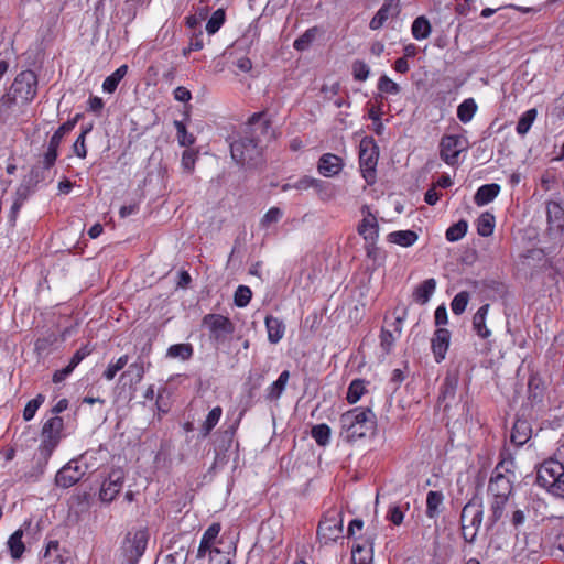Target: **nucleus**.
<instances>
[{
	"instance_id": "1",
	"label": "nucleus",
	"mask_w": 564,
	"mask_h": 564,
	"mask_svg": "<svg viewBox=\"0 0 564 564\" xmlns=\"http://www.w3.org/2000/svg\"><path fill=\"white\" fill-rule=\"evenodd\" d=\"M271 120L265 111L253 113L246 124L243 135L230 143L232 160L241 165L257 167L263 162V139L268 137Z\"/></svg>"
},
{
	"instance_id": "2",
	"label": "nucleus",
	"mask_w": 564,
	"mask_h": 564,
	"mask_svg": "<svg viewBox=\"0 0 564 564\" xmlns=\"http://www.w3.org/2000/svg\"><path fill=\"white\" fill-rule=\"evenodd\" d=\"M340 425L344 438L348 442H355L373 434L377 419L370 408H355L340 416Z\"/></svg>"
},
{
	"instance_id": "3",
	"label": "nucleus",
	"mask_w": 564,
	"mask_h": 564,
	"mask_svg": "<svg viewBox=\"0 0 564 564\" xmlns=\"http://www.w3.org/2000/svg\"><path fill=\"white\" fill-rule=\"evenodd\" d=\"M64 420L61 416L48 419L41 430V443L37 448V464L47 465L53 452L63 438Z\"/></svg>"
},
{
	"instance_id": "4",
	"label": "nucleus",
	"mask_w": 564,
	"mask_h": 564,
	"mask_svg": "<svg viewBox=\"0 0 564 564\" xmlns=\"http://www.w3.org/2000/svg\"><path fill=\"white\" fill-rule=\"evenodd\" d=\"M536 484L557 498L564 499V466L556 459L544 460L536 470Z\"/></svg>"
},
{
	"instance_id": "5",
	"label": "nucleus",
	"mask_w": 564,
	"mask_h": 564,
	"mask_svg": "<svg viewBox=\"0 0 564 564\" xmlns=\"http://www.w3.org/2000/svg\"><path fill=\"white\" fill-rule=\"evenodd\" d=\"M37 84V75L33 70H22L15 76L8 91L20 101L21 106H26L36 97Z\"/></svg>"
},
{
	"instance_id": "6",
	"label": "nucleus",
	"mask_w": 564,
	"mask_h": 564,
	"mask_svg": "<svg viewBox=\"0 0 564 564\" xmlns=\"http://www.w3.org/2000/svg\"><path fill=\"white\" fill-rule=\"evenodd\" d=\"M379 158V149L372 138H364L359 145V165L367 184L376 181V167Z\"/></svg>"
},
{
	"instance_id": "7",
	"label": "nucleus",
	"mask_w": 564,
	"mask_h": 564,
	"mask_svg": "<svg viewBox=\"0 0 564 564\" xmlns=\"http://www.w3.org/2000/svg\"><path fill=\"white\" fill-rule=\"evenodd\" d=\"M343 533V514L338 510H329L321 520L317 538L324 544L337 541Z\"/></svg>"
},
{
	"instance_id": "8",
	"label": "nucleus",
	"mask_w": 564,
	"mask_h": 564,
	"mask_svg": "<svg viewBox=\"0 0 564 564\" xmlns=\"http://www.w3.org/2000/svg\"><path fill=\"white\" fill-rule=\"evenodd\" d=\"M51 169L46 167L41 162L30 170L23 178L15 192V199L24 203L31 193L34 192L39 183L45 181L48 177Z\"/></svg>"
},
{
	"instance_id": "9",
	"label": "nucleus",
	"mask_w": 564,
	"mask_h": 564,
	"mask_svg": "<svg viewBox=\"0 0 564 564\" xmlns=\"http://www.w3.org/2000/svg\"><path fill=\"white\" fill-rule=\"evenodd\" d=\"M76 123L77 117L72 120H67L61 127H58V129L53 133V135L50 139L47 149L43 154V159L41 161L42 164L50 169H52L55 165V162L58 156V148L61 145L63 138L75 128Z\"/></svg>"
},
{
	"instance_id": "10",
	"label": "nucleus",
	"mask_w": 564,
	"mask_h": 564,
	"mask_svg": "<svg viewBox=\"0 0 564 564\" xmlns=\"http://www.w3.org/2000/svg\"><path fill=\"white\" fill-rule=\"evenodd\" d=\"M124 478L123 469H111L108 477L101 484L99 499L106 503L113 501L123 487Z\"/></svg>"
},
{
	"instance_id": "11",
	"label": "nucleus",
	"mask_w": 564,
	"mask_h": 564,
	"mask_svg": "<svg viewBox=\"0 0 564 564\" xmlns=\"http://www.w3.org/2000/svg\"><path fill=\"white\" fill-rule=\"evenodd\" d=\"M203 324L208 327L210 339L221 343L226 336L234 332L231 321L220 314H207L203 318Z\"/></svg>"
},
{
	"instance_id": "12",
	"label": "nucleus",
	"mask_w": 564,
	"mask_h": 564,
	"mask_svg": "<svg viewBox=\"0 0 564 564\" xmlns=\"http://www.w3.org/2000/svg\"><path fill=\"white\" fill-rule=\"evenodd\" d=\"M464 149V140L460 135H445L440 143L441 159L448 165H455Z\"/></svg>"
},
{
	"instance_id": "13",
	"label": "nucleus",
	"mask_w": 564,
	"mask_h": 564,
	"mask_svg": "<svg viewBox=\"0 0 564 564\" xmlns=\"http://www.w3.org/2000/svg\"><path fill=\"white\" fill-rule=\"evenodd\" d=\"M482 503L478 498L470 499L463 508L460 513V523L467 524L468 528L479 530L482 522Z\"/></svg>"
},
{
	"instance_id": "14",
	"label": "nucleus",
	"mask_w": 564,
	"mask_h": 564,
	"mask_svg": "<svg viewBox=\"0 0 564 564\" xmlns=\"http://www.w3.org/2000/svg\"><path fill=\"white\" fill-rule=\"evenodd\" d=\"M362 219L357 227V231L365 241H377L379 237V224L376 216L371 213L368 205L361 207Z\"/></svg>"
},
{
	"instance_id": "15",
	"label": "nucleus",
	"mask_w": 564,
	"mask_h": 564,
	"mask_svg": "<svg viewBox=\"0 0 564 564\" xmlns=\"http://www.w3.org/2000/svg\"><path fill=\"white\" fill-rule=\"evenodd\" d=\"M221 530L220 523H213L204 532L200 544L198 547V557L205 556L206 552H209L210 561H215L216 556L221 555V552L217 547H213L219 532Z\"/></svg>"
},
{
	"instance_id": "16",
	"label": "nucleus",
	"mask_w": 564,
	"mask_h": 564,
	"mask_svg": "<svg viewBox=\"0 0 564 564\" xmlns=\"http://www.w3.org/2000/svg\"><path fill=\"white\" fill-rule=\"evenodd\" d=\"M147 543L148 535L145 531H137L132 539L126 541L123 549L130 564H137L145 551Z\"/></svg>"
},
{
	"instance_id": "17",
	"label": "nucleus",
	"mask_w": 564,
	"mask_h": 564,
	"mask_svg": "<svg viewBox=\"0 0 564 564\" xmlns=\"http://www.w3.org/2000/svg\"><path fill=\"white\" fill-rule=\"evenodd\" d=\"M513 480L508 475L492 473L488 484V494L491 497L509 498L513 490Z\"/></svg>"
},
{
	"instance_id": "18",
	"label": "nucleus",
	"mask_w": 564,
	"mask_h": 564,
	"mask_svg": "<svg viewBox=\"0 0 564 564\" xmlns=\"http://www.w3.org/2000/svg\"><path fill=\"white\" fill-rule=\"evenodd\" d=\"M351 564L373 563V538L367 536L362 543L356 542L351 546Z\"/></svg>"
},
{
	"instance_id": "19",
	"label": "nucleus",
	"mask_w": 564,
	"mask_h": 564,
	"mask_svg": "<svg viewBox=\"0 0 564 564\" xmlns=\"http://www.w3.org/2000/svg\"><path fill=\"white\" fill-rule=\"evenodd\" d=\"M83 478V471L80 468L75 465V463H70V460L62 467L56 476L55 482L58 487L69 488L77 484Z\"/></svg>"
},
{
	"instance_id": "20",
	"label": "nucleus",
	"mask_w": 564,
	"mask_h": 564,
	"mask_svg": "<svg viewBox=\"0 0 564 564\" xmlns=\"http://www.w3.org/2000/svg\"><path fill=\"white\" fill-rule=\"evenodd\" d=\"M451 333L446 328H437L431 340V348L437 364L445 359L449 347Z\"/></svg>"
},
{
	"instance_id": "21",
	"label": "nucleus",
	"mask_w": 564,
	"mask_h": 564,
	"mask_svg": "<svg viewBox=\"0 0 564 564\" xmlns=\"http://www.w3.org/2000/svg\"><path fill=\"white\" fill-rule=\"evenodd\" d=\"M400 0H384L381 8L377 11L369 23L371 30L380 29L390 18L398 15L400 12Z\"/></svg>"
},
{
	"instance_id": "22",
	"label": "nucleus",
	"mask_w": 564,
	"mask_h": 564,
	"mask_svg": "<svg viewBox=\"0 0 564 564\" xmlns=\"http://www.w3.org/2000/svg\"><path fill=\"white\" fill-rule=\"evenodd\" d=\"M343 160L339 156L325 153L318 160L317 170L323 176L332 177L343 170Z\"/></svg>"
},
{
	"instance_id": "23",
	"label": "nucleus",
	"mask_w": 564,
	"mask_h": 564,
	"mask_svg": "<svg viewBox=\"0 0 564 564\" xmlns=\"http://www.w3.org/2000/svg\"><path fill=\"white\" fill-rule=\"evenodd\" d=\"M21 107L20 101L7 91L0 98V123H8L12 118L17 117V111Z\"/></svg>"
},
{
	"instance_id": "24",
	"label": "nucleus",
	"mask_w": 564,
	"mask_h": 564,
	"mask_svg": "<svg viewBox=\"0 0 564 564\" xmlns=\"http://www.w3.org/2000/svg\"><path fill=\"white\" fill-rule=\"evenodd\" d=\"M531 424L527 420L517 419L511 430L510 441L519 447L531 438Z\"/></svg>"
},
{
	"instance_id": "25",
	"label": "nucleus",
	"mask_w": 564,
	"mask_h": 564,
	"mask_svg": "<svg viewBox=\"0 0 564 564\" xmlns=\"http://www.w3.org/2000/svg\"><path fill=\"white\" fill-rule=\"evenodd\" d=\"M489 304L481 305L473 316V329L482 339L491 336V330L486 325Z\"/></svg>"
},
{
	"instance_id": "26",
	"label": "nucleus",
	"mask_w": 564,
	"mask_h": 564,
	"mask_svg": "<svg viewBox=\"0 0 564 564\" xmlns=\"http://www.w3.org/2000/svg\"><path fill=\"white\" fill-rule=\"evenodd\" d=\"M546 218L551 228L562 230L564 227V208L557 202L546 203Z\"/></svg>"
},
{
	"instance_id": "27",
	"label": "nucleus",
	"mask_w": 564,
	"mask_h": 564,
	"mask_svg": "<svg viewBox=\"0 0 564 564\" xmlns=\"http://www.w3.org/2000/svg\"><path fill=\"white\" fill-rule=\"evenodd\" d=\"M145 372L144 360L142 357H138L137 360L129 365L128 369L120 376L121 380H126L132 384H138L143 379Z\"/></svg>"
},
{
	"instance_id": "28",
	"label": "nucleus",
	"mask_w": 564,
	"mask_h": 564,
	"mask_svg": "<svg viewBox=\"0 0 564 564\" xmlns=\"http://www.w3.org/2000/svg\"><path fill=\"white\" fill-rule=\"evenodd\" d=\"M268 332V340L271 344H278L284 336L285 325L283 321L272 315H268L264 319Z\"/></svg>"
},
{
	"instance_id": "29",
	"label": "nucleus",
	"mask_w": 564,
	"mask_h": 564,
	"mask_svg": "<svg viewBox=\"0 0 564 564\" xmlns=\"http://www.w3.org/2000/svg\"><path fill=\"white\" fill-rule=\"evenodd\" d=\"M443 503L444 495L442 491H429L426 495V517L429 519H436L442 512Z\"/></svg>"
},
{
	"instance_id": "30",
	"label": "nucleus",
	"mask_w": 564,
	"mask_h": 564,
	"mask_svg": "<svg viewBox=\"0 0 564 564\" xmlns=\"http://www.w3.org/2000/svg\"><path fill=\"white\" fill-rule=\"evenodd\" d=\"M500 186L496 183L480 186L475 196L474 202L477 206H484L492 202L499 194Z\"/></svg>"
},
{
	"instance_id": "31",
	"label": "nucleus",
	"mask_w": 564,
	"mask_h": 564,
	"mask_svg": "<svg viewBox=\"0 0 564 564\" xmlns=\"http://www.w3.org/2000/svg\"><path fill=\"white\" fill-rule=\"evenodd\" d=\"M289 379H290V371L283 370L280 373L279 378L267 388L265 399L271 402L278 401L280 399V397L282 395L283 391L285 390Z\"/></svg>"
},
{
	"instance_id": "32",
	"label": "nucleus",
	"mask_w": 564,
	"mask_h": 564,
	"mask_svg": "<svg viewBox=\"0 0 564 564\" xmlns=\"http://www.w3.org/2000/svg\"><path fill=\"white\" fill-rule=\"evenodd\" d=\"M435 289H436L435 279H433V278L426 279L425 281H423L415 288V290L413 292L414 301L421 305L426 304L430 301L433 293L435 292Z\"/></svg>"
},
{
	"instance_id": "33",
	"label": "nucleus",
	"mask_w": 564,
	"mask_h": 564,
	"mask_svg": "<svg viewBox=\"0 0 564 564\" xmlns=\"http://www.w3.org/2000/svg\"><path fill=\"white\" fill-rule=\"evenodd\" d=\"M417 234L413 230H398L388 235V241L401 247H411L417 240Z\"/></svg>"
},
{
	"instance_id": "34",
	"label": "nucleus",
	"mask_w": 564,
	"mask_h": 564,
	"mask_svg": "<svg viewBox=\"0 0 564 564\" xmlns=\"http://www.w3.org/2000/svg\"><path fill=\"white\" fill-rule=\"evenodd\" d=\"M500 460L496 465L492 473L508 475L511 479H516V462L511 454L502 452Z\"/></svg>"
},
{
	"instance_id": "35",
	"label": "nucleus",
	"mask_w": 564,
	"mask_h": 564,
	"mask_svg": "<svg viewBox=\"0 0 564 564\" xmlns=\"http://www.w3.org/2000/svg\"><path fill=\"white\" fill-rule=\"evenodd\" d=\"M490 512L488 518V528H492L502 517L506 505L509 498L503 497H491Z\"/></svg>"
},
{
	"instance_id": "36",
	"label": "nucleus",
	"mask_w": 564,
	"mask_h": 564,
	"mask_svg": "<svg viewBox=\"0 0 564 564\" xmlns=\"http://www.w3.org/2000/svg\"><path fill=\"white\" fill-rule=\"evenodd\" d=\"M194 355V348L188 343L174 344L167 348L166 356L178 358L183 361L189 360Z\"/></svg>"
},
{
	"instance_id": "37",
	"label": "nucleus",
	"mask_w": 564,
	"mask_h": 564,
	"mask_svg": "<svg viewBox=\"0 0 564 564\" xmlns=\"http://www.w3.org/2000/svg\"><path fill=\"white\" fill-rule=\"evenodd\" d=\"M127 72L128 66L121 65L111 75L106 77V79L102 83V89L109 94L115 93L121 79L127 75Z\"/></svg>"
},
{
	"instance_id": "38",
	"label": "nucleus",
	"mask_w": 564,
	"mask_h": 564,
	"mask_svg": "<svg viewBox=\"0 0 564 564\" xmlns=\"http://www.w3.org/2000/svg\"><path fill=\"white\" fill-rule=\"evenodd\" d=\"M44 564H63L64 558L61 553V547L58 541H50L46 545L45 552L43 554Z\"/></svg>"
},
{
	"instance_id": "39",
	"label": "nucleus",
	"mask_w": 564,
	"mask_h": 564,
	"mask_svg": "<svg viewBox=\"0 0 564 564\" xmlns=\"http://www.w3.org/2000/svg\"><path fill=\"white\" fill-rule=\"evenodd\" d=\"M411 31L415 40H424L431 34V24L424 15H421L413 21Z\"/></svg>"
},
{
	"instance_id": "40",
	"label": "nucleus",
	"mask_w": 564,
	"mask_h": 564,
	"mask_svg": "<svg viewBox=\"0 0 564 564\" xmlns=\"http://www.w3.org/2000/svg\"><path fill=\"white\" fill-rule=\"evenodd\" d=\"M221 414H223V409L219 405L215 406L214 409L210 410L206 420L203 422V424L200 426L202 437H206L210 434L213 429L218 424V422L221 417Z\"/></svg>"
},
{
	"instance_id": "41",
	"label": "nucleus",
	"mask_w": 564,
	"mask_h": 564,
	"mask_svg": "<svg viewBox=\"0 0 564 564\" xmlns=\"http://www.w3.org/2000/svg\"><path fill=\"white\" fill-rule=\"evenodd\" d=\"M477 104L473 98L465 99L457 108V118L463 122H469L477 111Z\"/></svg>"
},
{
	"instance_id": "42",
	"label": "nucleus",
	"mask_w": 564,
	"mask_h": 564,
	"mask_svg": "<svg viewBox=\"0 0 564 564\" xmlns=\"http://www.w3.org/2000/svg\"><path fill=\"white\" fill-rule=\"evenodd\" d=\"M22 538L23 531L19 529L8 540L7 544L13 558H20L25 550Z\"/></svg>"
},
{
	"instance_id": "43",
	"label": "nucleus",
	"mask_w": 564,
	"mask_h": 564,
	"mask_svg": "<svg viewBox=\"0 0 564 564\" xmlns=\"http://www.w3.org/2000/svg\"><path fill=\"white\" fill-rule=\"evenodd\" d=\"M495 216L488 212L482 213L477 219V232L481 237H489L494 232Z\"/></svg>"
},
{
	"instance_id": "44",
	"label": "nucleus",
	"mask_w": 564,
	"mask_h": 564,
	"mask_svg": "<svg viewBox=\"0 0 564 564\" xmlns=\"http://www.w3.org/2000/svg\"><path fill=\"white\" fill-rule=\"evenodd\" d=\"M318 33L319 29L317 26L307 29L301 36H299L294 41L293 47L300 52L307 50L310 45L313 43V41L316 39Z\"/></svg>"
},
{
	"instance_id": "45",
	"label": "nucleus",
	"mask_w": 564,
	"mask_h": 564,
	"mask_svg": "<svg viewBox=\"0 0 564 564\" xmlns=\"http://www.w3.org/2000/svg\"><path fill=\"white\" fill-rule=\"evenodd\" d=\"M538 111L536 109L532 108L527 110L521 115V117L518 120L516 131L520 135H525L529 130L531 129V126L533 124L535 118H536Z\"/></svg>"
},
{
	"instance_id": "46",
	"label": "nucleus",
	"mask_w": 564,
	"mask_h": 564,
	"mask_svg": "<svg viewBox=\"0 0 564 564\" xmlns=\"http://www.w3.org/2000/svg\"><path fill=\"white\" fill-rule=\"evenodd\" d=\"M238 424L239 420L234 425L219 433L217 438V448L219 452H226L231 447Z\"/></svg>"
},
{
	"instance_id": "47",
	"label": "nucleus",
	"mask_w": 564,
	"mask_h": 564,
	"mask_svg": "<svg viewBox=\"0 0 564 564\" xmlns=\"http://www.w3.org/2000/svg\"><path fill=\"white\" fill-rule=\"evenodd\" d=\"M366 392L365 380L355 379L350 382L346 395L348 403L354 404L360 400Z\"/></svg>"
},
{
	"instance_id": "48",
	"label": "nucleus",
	"mask_w": 564,
	"mask_h": 564,
	"mask_svg": "<svg viewBox=\"0 0 564 564\" xmlns=\"http://www.w3.org/2000/svg\"><path fill=\"white\" fill-rule=\"evenodd\" d=\"M312 437L319 446H326L330 438V427L327 424H317L312 427Z\"/></svg>"
},
{
	"instance_id": "49",
	"label": "nucleus",
	"mask_w": 564,
	"mask_h": 564,
	"mask_svg": "<svg viewBox=\"0 0 564 564\" xmlns=\"http://www.w3.org/2000/svg\"><path fill=\"white\" fill-rule=\"evenodd\" d=\"M468 224L466 220L460 219L456 224L452 225L445 234V237L448 241H458L460 240L467 232Z\"/></svg>"
},
{
	"instance_id": "50",
	"label": "nucleus",
	"mask_w": 564,
	"mask_h": 564,
	"mask_svg": "<svg viewBox=\"0 0 564 564\" xmlns=\"http://www.w3.org/2000/svg\"><path fill=\"white\" fill-rule=\"evenodd\" d=\"M174 126L176 129L177 141L181 147H191L195 143V137L189 133L182 121L175 120Z\"/></svg>"
},
{
	"instance_id": "51",
	"label": "nucleus",
	"mask_w": 564,
	"mask_h": 564,
	"mask_svg": "<svg viewBox=\"0 0 564 564\" xmlns=\"http://www.w3.org/2000/svg\"><path fill=\"white\" fill-rule=\"evenodd\" d=\"M225 18H226V14L223 9L216 10L212 14L209 20L207 21V24H206L207 33L210 35L215 34L221 28V25L225 23Z\"/></svg>"
},
{
	"instance_id": "52",
	"label": "nucleus",
	"mask_w": 564,
	"mask_h": 564,
	"mask_svg": "<svg viewBox=\"0 0 564 564\" xmlns=\"http://www.w3.org/2000/svg\"><path fill=\"white\" fill-rule=\"evenodd\" d=\"M469 301V293L462 291L457 293L451 303V308L455 315H460L465 312Z\"/></svg>"
},
{
	"instance_id": "53",
	"label": "nucleus",
	"mask_w": 564,
	"mask_h": 564,
	"mask_svg": "<svg viewBox=\"0 0 564 564\" xmlns=\"http://www.w3.org/2000/svg\"><path fill=\"white\" fill-rule=\"evenodd\" d=\"M44 401L45 397L41 393H39L34 399L30 400L23 410L24 421H31Z\"/></svg>"
},
{
	"instance_id": "54",
	"label": "nucleus",
	"mask_w": 564,
	"mask_h": 564,
	"mask_svg": "<svg viewBox=\"0 0 564 564\" xmlns=\"http://www.w3.org/2000/svg\"><path fill=\"white\" fill-rule=\"evenodd\" d=\"M378 89L383 94L398 95L401 87L387 75H382L378 82Z\"/></svg>"
},
{
	"instance_id": "55",
	"label": "nucleus",
	"mask_w": 564,
	"mask_h": 564,
	"mask_svg": "<svg viewBox=\"0 0 564 564\" xmlns=\"http://www.w3.org/2000/svg\"><path fill=\"white\" fill-rule=\"evenodd\" d=\"M252 292L249 286L239 285L235 292L234 302L238 307H245L249 304Z\"/></svg>"
},
{
	"instance_id": "56",
	"label": "nucleus",
	"mask_w": 564,
	"mask_h": 564,
	"mask_svg": "<svg viewBox=\"0 0 564 564\" xmlns=\"http://www.w3.org/2000/svg\"><path fill=\"white\" fill-rule=\"evenodd\" d=\"M351 68L355 80L365 82L369 77L370 68L364 61L356 59Z\"/></svg>"
},
{
	"instance_id": "57",
	"label": "nucleus",
	"mask_w": 564,
	"mask_h": 564,
	"mask_svg": "<svg viewBox=\"0 0 564 564\" xmlns=\"http://www.w3.org/2000/svg\"><path fill=\"white\" fill-rule=\"evenodd\" d=\"M321 199H330L334 195L333 185L328 182L316 178V184L313 185Z\"/></svg>"
},
{
	"instance_id": "58",
	"label": "nucleus",
	"mask_w": 564,
	"mask_h": 564,
	"mask_svg": "<svg viewBox=\"0 0 564 564\" xmlns=\"http://www.w3.org/2000/svg\"><path fill=\"white\" fill-rule=\"evenodd\" d=\"M457 388V379L447 376L441 388V397L445 400L447 398H454Z\"/></svg>"
},
{
	"instance_id": "59",
	"label": "nucleus",
	"mask_w": 564,
	"mask_h": 564,
	"mask_svg": "<svg viewBox=\"0 0 564 564\" xmlns=\"http://www.w3.org/2000/svg\"><path fill=\"white\" fill-rule=\"evenodd\" d=\"M89 132V129H85L82 131V133L78 135V138L75 140L73 149L75 154L84 159L87 155V149H86V134Z\"/></svg>"
},
{
	"instance_id": "60",
	"label": "nucleus",
	"mask_w": 564,
	"mask_h": 564,
	"mask_svg": "<svg viewBox=\"0 0 564 564\" xmlns=\"http://www.w3.org/2000/svg\"><path fill=\"white\" fill-rule=\"evenodd\" d=\"M283 216V212L279 207H271L262 217L261 226L269 227L271 224L278 223Z\"/></svg>"
},
{
	"instance_id": "61",
	"label": "nucleus",
	"mask_w": 564,
	"mask_h": 564,
	"mask_svg": "<svg viewBox=\"0 0 564 564\" xmlns=\"http://www.w3.org/2000/svg\"><path fill=\"white\" fill-rule=\"evenodd\" d=\"M91 457H93V454H89V452H86V453L82 454L78 458H74L70 460V463H75V465H77L80 468V470L83 471V477L87 473H94L95 470H97V466H91V465L87 466L86 460H88Z\"/></svg>"
},
{
	"instance_id": "62",
	"label": "nucleus",
	"mask_w": 564,
	"mask_h": 564,
	"mask_svg": "<svg viewBox=\"0 0 564 564\" xmlns=\"http://www.w3.org/2000/svg\"><path fill=\"white\" fill-rule=\"evenodd\" d=\"M196 159H197V152H195L192 149L185 150L182 154L183 169L188 173L193 172Z\"/></svg>"
},
{
	"instance_id": "63",
	"label": "nucleus",
	"mask_w": 564,
	"mask_h": 564,
	"mask_svg": "<svg viewBox=\"0 0 564 564\" xmlns=\"http://www.w3.org/2000/svg\"><path fill=\"white\" fill-rule=\"evenodd\" d=\"M394 344V337L388 329H382L380 334V345L382 349L388 354L391 351Z\"/></svg>"
},
{
	"instance_id": "64",
	"label": "nucleus",
	"mask_w": 564,
	"mask_h": 564,
	"mask_svg": "<svg viewBox=\"0 0 564 564\" xmlns=\"http://www.w3.org/2000/svg\"><path fill=\"white\" fill-rule=\"evenodd\" d=\"M387 518L395 525H400L403 522L404 513L398 506L390 507Z\"/></svg>"
}]
</instances>
